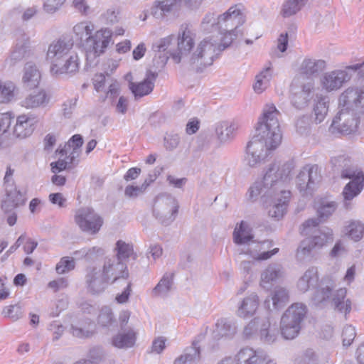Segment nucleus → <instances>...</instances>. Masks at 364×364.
I'll return each mask as SVG.
<instances>
[{"label":"nucleus","instance_id":"f03ea898","mask_svg":"<svg viewBox=\"0 0 364 364\" xmlns=\"http://www.w3.org/2000/svg\"><path fill=\"white\" fill-rule=\"evenodd\" d=\"M292 161H274L264 169L263 176L257 179L249 188L247 198L249 200L256 201L259 196L264 203H268V198L280 193L284 190V183L289 178L294 169Z\"/></svg>","mask_w":364,"mask_h":364},{"label":"nucleus","instance_id":"ddd939ff","mask_svg":"<svg viewBox=\"0 0 364 364\" xmlns=\"http://www.w3.org/2000/svg\"><path fill=\"white\" fill-rule=\"evenodd\" d=\"M272 246V242L264 240L263 242L252 241L247 245L239 247L237 250L239 255L249 256L255 261H263L271 258L279 252V248L267 250Z\"/></svg>","mask_w":364,"mask_h":364},{"label":"nucleus","instance_id":"774afa93","mask_svg":"<svg viewBox=\"0 0 364 364\" xmlns=\"http://www.w3.org/2000/svg\"><path fill=\"white\" fill-rule=\"evenodd\" d=\"M87 261L92 262L97 260L100 257L105 255V250L100 247H87Z\"/></svg>","mask_w":364,"mask_h":364},{"label":"nucleus","instance_id":"680f3d73","mask_svg":"<svg viewBox=\"0 0 364 364\" xmlns=\"http://www.w3.org/2000/svg\"><path fill=\"white\" fill-rule=\"evenodd\" d=\"M83 144V139L81 135L75 134L73 135L68 143L65 145L64 148L59 151V153L63 156L64 154H67L68 150L70 149L71 147L80 149V147Z\"/></svg>","mask_w":364,"mask_h":364},{"label":"nucleus","instance_id":"dca6fc26","mask_svg":"<svg viewBox=\"0 0 364 364\" xmlns=\"http://www.w3.org/2000/svg\"><path fill=\"white\" fill-rule=\"evenodd\" d=\"M337 69L326 72L320 78V84L323 90L326 92L336 91L340 89L343 85L349 81L352 77V69Z\"/></svg>","mask_w":364,"mask_h":364},{"label":"nucleus","instance_id":"f3484780","mask_svg":"<svg viewBox=\"0 0 364 364\" xmlns=\"http://www.w3.org/2000/svg\"><path fill=\"white\" fill-rule=\"evenodd\" d=\"M101 272L111 283L118 280L126 281L129 276L127 264L114 256L106 257L103 260Z\"/></svg>","mask_w":364,"mask_h":364},{"label":"nucleus","instance_id":"2f4dec72","mask_svg":"<svg viewBox=\"0 0 364 364\" xmlns=\"http://www.w3.org/2000/svg\"><path fill=\"white\" fill-rule=\"evenodd\" d=\"M252 229L249 225L242 221L239 225H237L233 232V240L235 243L240 247L247 245L254 240Z\"/></svg>","mask_w":364,"mask_h":364},{"label":"nucleus","instance_id":"09e8293b","mask_svg":"<svg viewBox=\"0 0 364 364\" xmlns=\"http://www.w3.org/2000/svg\"><path fill=\"white\" fill-rule=\"evenodd\" d=\"M306 0H287L282 6L281 14L287 18L296 14L306 4Z\"/></svg>","mask_w":364,"mask_h":364},{"label":"nucleus","instance_id":"3c124183","mask_svg":"<svg viewBox=\"0 0 364 364\" xmlns=\"http://www.w3.org/2000/svg\"><path fill=\"white\" fill-rule=\"evenodd\" d=\"M346 231L348 236L353 240L355 242L359 241L364 234V223L359 220L350 221L346 227Z\"/></svg>","mask_w":364,"mask_h":364},{"label":"nucleus","instance_id":"2eb2a0df","mask_svg":"<svg viewBox=\"0 0 364 364\" xmlns=\"http://www.w3.org/2000/svg\"><path fill=\"white\" fill-rule=\"evenodd\" d=\"M321 180V168L316 164H306L296 177V186L300 192L312 191Z\"/></svg>","mask_w":364,"mask_h":364},{"label":"nucleus","instance_id":"37998d69","mask_svg":"<svg viewBox=\"0 0 364 364\" xmlns=\"http://www.w3.org/2000/svg\"><path fill=\"white\" fill-rule=\"evenodd\" d=\"M272 77V63L268 62L265 68L256 75V82L253 86L256 92H262L269 85Z\"/></svg>","mask_w":364,"mask_h":364},{"label":"nucleus","instance_id":"393cba45","mask_svg":"<svg viewBox=\"0 0 364 364\" xmlns=\"http://www.w3.org/2000/svg\"><path fill=\"white\" fill-rule=\"evenodd\" d=\"M314 87V81L309 80L302 85L301 90L294 92L291 97V103L293 106L299 109H301L307 107L309 102L312 98Z\"/></svg>","mask_w":364,"mask_h":364},{"label":"nucleus","instance_id":"6ab92c4d","mask_svg":"<svg viewBox=\"0 0 364 364\" xmlns=\"http://www.w3.org/2000/svg\"><path fill=\"white\" fill-rule=\"evenodd\" d=\"M87 289L92 294L103 292L111 282L101 272V269L90 267L86 269L85 277Z\"/></svg>","mask_w":364,"mask_h":364},{"label":"nucleus","instance_id":"a19ab883","mask_svg":"<svg viewBox=\"0 0 364 364\" xmlns=\"http://www.w3.org/2000/svg\"><path fill=\"white\" fill-rule=\"evenodd\" d=\"M174 40L173 36H168L163 38L153 44L152 49L155 53H164L163 56L159 55L161 58V63L165 64L169 57H171V53H174L175 50L171 48L173 41Z\"/></svg>","mask_w":364,"mask_h":364},{"label":"nucleus","instance_id":"c756f323","mask_svg":"<svg viewBox=\"0 0 364 364\" xmlns=\"http://www.w3.org/2000/svg\"><path fill=\"white\" fill-rule=\"evenodd\" d=\"M318 282V269L315 267L307 269L297 282L299 291L304 293L316 287Z\"/></svg>","mask_w":364,"mask_h":364},{"label":"nucleus","instance_id":"8fccbe9b","mask_svg":"<svg viewBox=\"0 0 364 364\" xmlns=\"http://www.w3.org/2000/svg\"><path fill=\"white\" fill-rule=\"evenodd\" d=\"M333 284L331 282L330 284L326 285L325 287L318 289L313 298V302L316 306H323L326 302L330 301V296H331V290Z\"/></svg>","mask_w":364,"mask_h":364},{"label":"nucleus","instance_id":"20e7f679","mask_svg":"<svg viewBox=\"0 0 364 364\" xmlns=\"http://www.w3.org/2000/svg\"><path fill=\"white\" fill-rule=\"evenodd\" d=\"M95 29L94 24L90 21H82L74 26L73 31L75 37L80 41H86L89 48L87 50V57L96 58L104 52L109 45L112 32L107 28L101 29L92 36Z\"/></svg>","mask_w":364,"mask_h":364},{"label":"nucleus","instance_id":"79ce46f5","mask_svg":"<svg viewBox=\"0 0 364 364\" xmlns=\"http://www.w3.org/2000/svg\"><path fill=\"white\" fill-rule=\"evenodd\" d=\"M136 338V333L129 329L114 336L112 338V345L118 348H132L135 343Z\"/></svg>","mask_w":364,"mask_h":364},{"label":"nucleus","instance_id":"bb28decb","mask_svg":"<svg viewBox=\"0 0 364 364\" xmlns=\"http://www.w3.org/2000/svg\"><path fill=\"white\" fill-rule=\"evenodd\" d=\"M6 197L3 200L1 208L4 213H10L20 205H23L25 199L22 193L16 188L11 187V188H6Z\"/></svg>","mask_w":364,"mask_h":364},{"label":"nucleus","instance_id":"c9c22d12","mask_svg":"<svg viewBox=\"0 0 364 364\" xmlns=\"http://www.w3.org/2000/svg\"><path fill=\"white\" fill-rule=\"evenodd\" d=\"M346 288H340L332 295L330 300L331 305L336 310L343 312L345 314H347L351 310V302L346 298Z\"/></svg>","mask_w":364,"mask_h":364},{"label":"nucleus","instance_id":"4468645a","mask_svg":"<svg viewBox=\"0 0 364 364\" xmlns=\"http://www.w3.org/2000/svg\"><path fill=\"white\" fill-rule=\"evenodd\" d=\"M245 16L237 6H231L217 18V28L219 32L238 33V28L245 22Z\"/></svg>","mask_w":364,"mask_h":364},{"label":"nucleus","instance_id":"7c9ffc66","mask_svg":"<svg viewBox=\"0 0 364 364\" xmlns=\"http://www.w3.org/2000/svg\"><path fill=\"white\" fill-rule=\"evenodd\" d=\"M238 129V124L234 121H223L215 126V134L220 142L225 143L232 140Z\"/></svg>","mask_w":364,"mask_h":364},{"label":"nucleus","instance_id":"e433bc0d","mask_svg":"<svg viewBox=\"0 0 364 364\" xmlns=\"http://www.w3.org/2000/svg\"><path fill=\"white\" fill-rule=\"evenodd\" d=\"M328 104L329 100L328 97H317L311 114L312 120L316 124L321 123L326 117L328 112Z\"/></svg>","mask_w":364,"mask_h":364},{"label":"nucleus","instance_id":"4be33fe9","mask_svg":"<svg viewBox=\"0 0 364 364\" xmlns=\"http://www.w3.org/2000/svg\"><path fill=\"white\" fill-rule=\"evenodd\" d=\"M36 124L35 117L26 114L18 116L14 128V135L19 139L31 136L35 129Z\"/></svg>","mask_w":364,"mask_h":364},{"label":"nucleus","instance_id":"aec40b11","mask_svg":"<svg viewBox=\"0 0 364 364\" xmlns=\"http://www.w3.org/2000/svg\"><path fill=\"white\" fill-rule=\"evenodd\" d=\"M291 192L289 191L281 190L280 193L268 198L271 201L267 205L266 208L268 215L277 220L282 218L287 210L288 203L290 198Z\"/></svg>","mask_w":364,"mask_h":364},{"label":"nucleus","instance_id":"58836bf2","mask_svg":"<svg viewBox=\"0 0 364 364\" xmlns=\"http://www.w3.org/2000/svg\"><path fill=\"white\" fill-rule=\"evenodd\" d=\"M22 80L24 85L29 89L35 88L38 85L41 73L34 64L32 63L26 64Z\"/></svg>","mask_w":364,"mask_h":364},{"label":"nucleus","instance_id":"cd10ccee","mask_svg":"<svg viewBox=\"0 0 364 364\" xmlns=\"http://www.w3.org/2000/svg\"><path fill=\"white\" fill-rule=\"evenodd\" d=\"M263 352L252 348H242L235 356V364H260L264 359Z\"/></svg>","mask_w":364,"mask_h":364},{"label":"nucleus","instance_id":"f704fd0d","mask_svg":"<svg viewBox=\"0 0 364 364\" xmlns=\"http://www.w3.org/2000/svg\"><path fill=\"white\" fill-rule=\"evenodd\" d=\"M200 358L198 342L194 341L192 346L186 348L182 355L178 357L174 364H197Z\"/></svg>","mask_w":364,"mask_h":364},{"label":"nucleus","instance_id":"9d476101","mask_svg":"<svg viewBox=\"0 0 364 364\" xmlns=\"http://www.w3.org/2000/svg\"><path fill=\"white\" fill-rule=\"evenodd\" d=\"M194 39L193 32L187 26H181L177 37V49L174 53H171L176 63L183 62L188 64L190 55L193 51Z\"/></svg>","mask_w":364,"mask_h":364},{"label":"nucleus","instance_id":"052dcab7","mask_svg":"<svg viewBox=\"0 0 364 364\" xmlns=\"http://www.w3.org/2000/svg\"><path fill=\"white\" fill-rule=\"evenodd\" d=\"M113 321L112 309L108 306L102 308L98 316V322L103 326H107Z\"/></svg>","mask_w":364,"mask_h":364},{"label":"nucleus","instance_id":"de8ad7c7","mask_svg":"<svg viewBox=\"0 0 364 364\" xmlns=\"http://www.w3.org/2000/svg\"><path fill=\"white\" fill-rule=\"evenodd\" d=\"M172 284V276L168 274H164L157 285L153 289V295L161 297L166 296L171 289Z\"/></svg>","mask_w":364,"mask_h":364},{"label":"nucleus","instance_id":"13d9d810","mask_svg":"<svg viewBox=\"0 0 364 364\" xmlns=\"http://www.w3.org/2000/svg\"><path fill=\"white\" fill-rule=\"evenodd\" d=\"M75 267L74 258L64 257L60 259L59 262L56 264L55 270L58 274H65L73 270Z\"/></svg>","mask_w":364,"mask_h":364},{"label":"nucleus","instance_id":"4c0bfd02","mask_svg":"<svg viewBox=\"0 0 364 364\" xmlns=\"http://www.w3.org/2000/svg\"><path fill=\"white\" fill-rule=\"evenodd\" d=\"M278 334L277 328L275 326H272L269 319L267 317H263L259 332L260 340L264 343L271 344L276 341Z\"/></svg>","mask_w":364,"mask_h":364},{"label":"nucleus","instance_id":"b1692460","mask_svg":"<svg viewBox=\"0 0 364 364\" xmlns=\"http://www.w3.org/2000/svg\"><path fill=\"white\" fill-rule=\"evenodd\" d=\"M158 74L151 70L147 71L145 79L139 83L131 82L129 88L136 97L149 95L154 89V82Z\"/></svg>","mask_w":364,"mask_h":364},{"label":"nucleus","instance_id":"f257e3e1","mask_svg":"<svg viewBox=\"0 0 364 364\" xmlns=\"http://www.w3.org/2000/svg\"><path fill=\"white\" fill-rule=\"evenodd\" d=\"M280 112L273 104H267L258 118L255 134L247 146V161L251 167L257 166L268 157L270 151L281 144Z\"/></svg>","mask_w":364,"mask_h":364},{"label":"nucleus","instance_id":"a18cd8bd","mask_svg":"<svg viewBox=\"0 0 364 364\" xmlns=\"http://www.w3.org/2000/svg\"><path fill=\"white\" fill-rule=\"evenodd\" d=\"M317 250L310 238L303 240L299 245L296 252V258L299 262H305L310 260L313 257V251Z\"/></svg>","mask_w":364,"mask_h":364},{"label":"nucleus","instance_id":"423d86ee","mask_svg":"<svg viewBox=\"0 0 364 364\" xmlns=\"http://www.w3.org/2000/svg\"><path fill=\"white\" fill-rule=\"evenodd\" d=\"M219 55L217 39L212 36L205 37L197 44L192 52L188 65L197 72H202L211 65Z\"/></svg>","mask_w":364,"mask_h":364},{"label":"nucleus","instance_id":"5fc2aeb1","mask_svg":"<svg viewBox=\"0 0 364 364\" xmlns=\"http://www.w3.org/2000/svg\"><path fill=\"white\" fill-rule=\"evenodd\" d=\"M23 307L20 304L9 305L5 306L2 311V314L14 321H16L23 316Z\"/></svg>","mask_w":364,"mask_h":364},{"label":"nucleus","instance_id":"f8f14e48","mask_svg":"<svg viewBox=\"0 0 364 364\" xmlns=\"http://www.w3.org/2000/svg\"><path fill=\"white\" fill-rule=\"evenodd\" d=\"M75 222L85 232L97 233L103 225L102 218L90 208H81L75 212Z\"/></svg>","mask_w":364,"mask_h":364},{"label":"nucleus","instance_id":"603ef678","mask_svg":"<svg viewBox=\"0 0 364 364\" xmlns=\"http://www.w3.org/2000/svg\"><path fill=\"white\" fill-rule=\"evenodd\" d=\"M14 89L13 82L0 81V103L10 102L14 96Z\"/></svg>","mask_w":364,"mask_h":364},{"label":"nucleus","instance_id":"4d7b16f0","mask_svg":"<svg viewBox=\"0 0 364 364\" xmlns=\"http://www.w3.org/2000/svg\"><path fill=\"white\" fill-rule=\"evenodd\" d=\"M263 317L257 316L252 319L248 324L245 327L243 333L245 337L250 338L256 333L259 334L260 323H262Z\"/></svg>","mask_w":364,"mask_h":364},{"label":"nucleus","instance_id":"69168bd1","mask_svg":"<svg viewBox=\"0 0 364 364\" xmlns=\"http://www.w3.org/2000/svg\"><path fill=\"white\" fill-rule=\"evenodd\" d=\"M106 75L108 77L107 81L109 85L108 90L107 91V97L114 98L117 97L119 94V84L116 80L109 76V73L106 72Z\"/></svg>","mask_w":364,"mask_h":364},{"label":"nucleus","instance_id":"bf43d9fd","mask_svg":"<svg viewBox=\"0 0 364 364\" xmlns=\"http://www.w3.org/2000/svg\"><path fill=\"white\" fill-rule=\"evenodd\" d=\"M219 33L222 36L220 38V42L218 43L217 41V46L220 53L221 51L224 50L232 44V41L237 37L238 33L230 31H223Z\"/></svg>","mask_w":364,"mask_h":364},{"label":"nucleus","instance_id":"72a5a7b5","mask_svg":"<svg viewBox=\"0 0 364 364\" xmlns=\"http://www.w3.org/2000/svg\"><path fill=\"white\" fill-rule=\"evenodd\" d=\"M49 101L50 96L44 90H41L27 96L21 102V105L27 109H33L44 107L48 104Z\"/></svg>","mask_w":364,"mask_h":364},{"label":"nucleus","instance_id":"5701e85b","mask_svg":"<svg viewBox=\"0 0 364 364\" xmlns=\"http://www.w3.org/2000/svg\"><path fill=\"white\" fill-rule=\"evenodd\" d=\"M259 304V296L256 293H252L238 304L237 315L242 318L252 317L256 313Z\"/></svg>","mask_w":364,"mask_h":364},{"label":"nucleus","instance_id":"ea45409f","mask_svg":"<svg viewBox=\"0 0 364 364\" xmlns=\"http://www.w3.org/2000/svg\"><path fill=\"white\" fill-rule=\"evenodd\" d=\"M28 47V38L25 33H20V38L16 42L11 52L10 60L14 64L21 60L26 55Z\"/></svg>","mask_w":364,"mask_h":364},{"label":"nucleus","instance_id":"c03bdc74","mask_svg":"<svg viewBox=\"0 0 364 364\" xmlns=\"http://www.w3.org/2000/svg\"><path fill=\"white\" fill-rule=\"evenodd\" d=\"M310 239L317 250L321 249L328 242L333 241V230L328 227H322L318 229L317 234Z\"/></svg>","mask_w":364,"mask_h":364},{"label":"nucleus","instance_id":"6e6d98bb","mask_svg":"<svg viewBox=\"0 0 364 364\" xmlns=\"http://www.w3.org/2000/svg\"><path fill=\"white\" fill-rule=\"evenodd\" d=\"M150 182L146 180L140 186L129 185L125 188L124 195L126 197L129 198H135L141 194H143L149 186Z\"/></svg>","mask_w":364,"mask_h":364},{"label":"nucleus","instance_id":"6e6552de","mask_svg":"<svg viewBox=\"0 0 364 364\" xmlns=\"http://www.w3.org/2000/svg\"><path fill=\"white\" fill-rule=\"evenodd\" d=\"M178 208V202L173 196L162 193L154 200L153 215L160 223L168 225L176 219Z\"/></svg>","mask_w":364,"mask_h":364},{"label":"nucleus","instance_id":"412c9836","mask_svg":"<svg viewBox=\"0 0 364 364\" xmlns=\"http://www.w3.org/2000/svg\"><path fill=\"white\" fill-rule=\"evenodd\" d=\"M326 67V63L321 59L306 58L301 62L299 68V75L303 78L313 80V77L318 75Z\"/></svg>","mask_w":364,"mask_h":364},{"label":"nucleus","instance_id":"a878e982","mask_svg":"<svg viewBox=\"0 0 364 364\" xmlns=\"http://www.w3.org/2000/svg\"><path fill=\"white\" fill-rule=\"evenodd\" d=\"M283 275V268L280 264H271L262 272L260 285L264 289H269Z\"/></svg>","mask_w":364,"mask_h":364},{"label":"nucleus","instance_id":"a211bd4d","mask_svg":"<svg viewBox=\"0 0 364 364\" xmlns=\"http://www.w3.org/2000/svg\"><path fill=\"white\" fill-rule=\"evenodd\" d=\"M335 201L323 200L316 208L317 218H310L302 224L301 234L308 235L312 228L317 227L321 223L326 221L337 209Z\"/></svg>","mask_w":364,"mask_h":364},{"label":"nucleus","instance_id":"1a4fd4ad","mask_svg":"<svg viewBox=\"0 0 364 364\" xmlns=\"http://www.w3.org/2000/svg\"><path fill=\"white\" fill-rule=\"evenodd\" d=\"M338 108L339 111L329 127V132L334 135H348L356 132L360 114L344 107Z\"/></svg>","mask_w":364,"mask_h":364},{"label":"nucleus","instance_id":"0eeeda50","mask_svg":"<svg viewBox=\"0 0 364 364\" xmlns=\"http://www.w3.org/2000/svg\"><path fill=\"white\" fill-rule=\"evenodd\" d=\"M307 309L301 303L291 304L284 312L281 318V333L285 339H294L301 330Z\"/></svg>","mask_w":364,"mask_h":364},{"label":"nucleus","instance_id":"338daca9","mask_svg":"<svg viewBox=\"0 0 364 364\" xmlns=\"http://www.w3.org/2000/svg\"><path fill=\"white\" fill-rule=\"evenodd\" d=\"M77 99L73 98L66 100L62 105L63 114L65 118H70L76 107Z\"/></svg>","mask_w":364,"mask_h":364},{"label":"nucleus","instance_id":"9b49d317","mask_svg":"<svg viewBox=\"0 0 364 364\" xmlns=\"http://www.w3.org/2000/svg\"><path fill=\"white\" fill-rule=\"evenodd\" d=\"M338 107H344L359 114H364V85L350 86L339 96Z\"/></svg>","mask_w":364,"mask_h":364},{"label":"nucleus","instance_id":"c85d7f7f","mask_svg":"<svg viewBox=\"0 0 364 364\" xmlns=\"http://www.w3.org/2000/svg\"><path fill=\"white\" fill-rule=\"evenodd\" d=\"M289 291L284 287H276L271 296L264 300V306L271 310V303L274 309H279L284 306L289 301Z\"/></svg>","mask_w":364,"mask_h":364},{"label":"nucleus","instance_id":"473e14b6","mask_svg":"<svg viewBox=\"0 0 364 364\" xmlns=\"http://www.w3.org/2000/svg\"><path fill=\"white\" fill-rule=\"evenodd\" d=\"M235 333L236 326L231 321L227 318H220L215 323L213 336L215 339L219 340L222 338H231Z\"/></svg>","mask_w":364,"mask_h":364},{"label":"nucleus","instance_id":"7ed1b4c3","mask_svg":"<svg viewBox=\"0 0 364 364\" xmlns=\"http://www.w3.org/2000/svg\"><path fill=\"white\" fill-rule=\"evenodd\" d=\"M71 39L60 37L48 46L47 58L50 63V71L53 76H72L80 69V60L77 53L73 51Z\"/></svg>","mask_w":364,"mask_h":364},{"label":"nucleus","instance_id":"39448f33","mask_svg":"<svg viewBox=\"0 0 364 364\" xmlns=\"http://www.w3.org/2000/svg\"><path fill=\"white\" fill-rule=\"evenodd\" d=\"M331 163L335 167L343 168L341 173L342 178L350 179V181L345 186L342 193L344 206L348 209L350 207L349 201L358 196L363 188L364 174L361 171L350 166L349 165L350 161L343 156L333 158Z\"/></svg>","mask_w":364,"mask_h":364},{"label":"nucleus","instance_id":"864d4df0","mask_svg":"<svg viewBox=\"0 0 364 364\" xmlns=\"http://www.w3.org/2000/svg\"><path fill=\"white\" fill-rule=\"evenodd\" d=\"M115 250L117 255L114 256L118 258L119 261L122 262L128 259L134 252L132 245L122 240L117 242Z\"/></svg>","mask_w":364,"mask_h":364},{"label":"nucleus","instance_id":"49530a36","mask_svg":"<svg viewBox=\"0 0 364 364\" xmlns=\"http://www.w3.org/2000/svg\"><path fill=\"white\" fill-rule=\"evenodd\" d=\"M178 0H157L151 8V13L156 18H162L176 6Z\"/></svg>","mask_w":364,"mask_h":364},{"label":"nucleus","instance_id":"0e129e2a","mask_svg":"<svg viewBox=\"0 0 364 364\" xmlns=\"http://www.w3.org/2000/svg\"><path fill=\"white\" fill-rule=\"evenodd\" d=\"M12 122V117L9 113H0V132H2L1 134V139L3 140L6 136V132L8 129L10 127Z\"/></svg>","mask_w":364,"mask_h":364},{"label":"nucleus","instance_id":"e2e57ef3","mask_svg":"<svg viewBox=\"0 0 364 364\" xmlns=\"http://www.w3.org/2000/svg\"><path fill=\"white\" fill-rule=\"evenodd\" d=\"M356 336L355 329L351 325L346 326L343 329V345L349 346L355 339Z\"/></svg>","mask_w":364,"mask_h":364}]
</instances>
